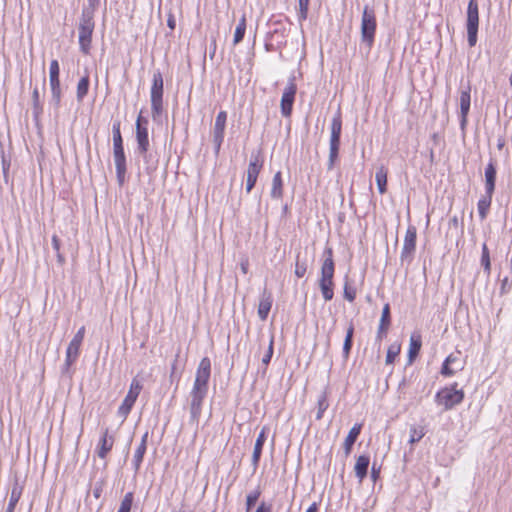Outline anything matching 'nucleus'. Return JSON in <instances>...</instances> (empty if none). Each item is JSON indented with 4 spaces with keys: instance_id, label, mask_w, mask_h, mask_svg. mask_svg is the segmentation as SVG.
Masks as SVG:
<instances>
[{
    "instance_id": "nucleus-49",
    "label": "nucleus",
    "mask_w": 512,
    "mask_h": 512,
    "mask_svg": "<svg viewBox=\"0 0 512 512\" xmlns=\"http://www.w3.org/2000/svg\"><path fill=\"white\" fill-rule=\"evenodd\" d=\"M113 145L123 144V139L120 131V123H114L113 128Z\"/></svg>"
},
{
    "instance_id": "nucleus-30",
    "label": "nucleus",
    "mask_w": 512,
    "mask_h": 512,
    "mask_svg": "<svg viewBox=\"0 0 512 512\" xmlns=\"http://www.w3.org/2000/svg\"><path fill=\"white\" fill-rule=\"evenodd\" d=\"M353 336H354V326L350 324L347 331L346 336L343 343V356L345 359H348L349 354L351 352L353 346Z\"/></svg>"
},
{
    "instance_id": "nucleus-35",
    "label": "nucleus",
    "mask_w": 512,
    "mask_h": 512,
    "mask_svg": "<svg viewBox=\"0 0 512 512\" xmlns=\"http://www.w3.org/2000/svg\"><path fill=\"white\" fill-rule=\"evenodd\" d=\"M481 266L483 267L484 269V272L489 275L490 272H491V260H490V253H489V249L487 247V244L486 243H483L482 244V249H481Z\"/></svg>"
},
{
    "instance_id": "nucleus-62",
    "label": "nucleus",
    "mask_w": 512,
    "mask_h": 512,
    "mask_svg": "<svg viewBox=\"0 0 512 512\" xmlns=\"http://www.w3.org/2000/svg\"><path fill=\"white\" fill-rule=\"evenodd\" d=\"M147 440H148V432H146V433L142 436L140 444H144V446H146V447H147Z\"/></svg>"
},
{
    "instance_id": "nucleus-33",
    "label": "nucleus",
    "mask_w": 512,
    "mask_h": 512,
    "mask_svg": "<svg viewBox=\"0 0 512 512\" xmlns=\"http://www.w3.org/2000/svg\"><path fill=\"white\" fill-rule=\"evenodd\" d=\"M282 186L281 172H277L272 180L271 196L273 198H280L282 196Z\"/></svg>"
},
{
    "instance_id": "nucleus-41",
    "label": "nucleus",
    "mask_w": 512,
    "mask_h": 512,
    "mask_svg": "<svg viewBox=\"0 0 512 512\" xmlns=\"http://www.w3.org/2000/svg\"><path fill=\"white\" fill-rule=\"evenodd\" d=\"M401 347L399 344H392L387 349L385 363L387 365L393 364L395 358L399 355Z\"/></svg>"
},
{
    "instance_id": "nucleus-57",
    "label": "nucleus",
    "mask_w": 512,
    "mask_h": 512,
    "mask_svg": "<svg viewBox=\"0 0 512 512\" xmlns=\"http://www.w3.org/2000/svg\"><path fill=\"white\" fill-rule=\"evenodd\" d=\"M258 509H260V512H271L272 505L262 502L260 505H258Z\"/></svg>"
},
{
    "instance_id": "nucleus-8",
    "label": "nucleus",
    "mask_w": 512,
    "mask_h": 512,
    "mask_svg": "<svg viewBox=\"0 0 512 512\" xmlns=\"http://www.w3.org/2000/svg\"><path fill=\"white\" fill-rule=\"evenodd\" d=\"M142 388L143 386L140 380L137 377L133 378L130 384L129 391L118 408V415L120 417L125 419L129 415Z\"/></svg>"
},
{
    "instance_id": "nucleus-23",
    "label": "nucleus",
    "mask_w": 512,
    "mask_h": 512,
    "mask_svg": "<svg viewBox=\"0 0 512 512\" xmlns=\"http://www.w3.org/2000/svg\"><path fill=\"white\" fill-rule=\"evenodd\" d=\"M421 347H422L421 336L420 335H417V336L412 335L410 338L408 355H407L408 356V364H412L414 362V360L418 357Z\"/></svg>"
},
{
    "instance_id": "nucleus-34",
    "label": "nucleus",
    "mask_w": 512,
    "mask_h": 512,
    "mask_svg": "<svg viewBox=\"0 0 512 512\" xmlns=\"http://www.w3.org/2000/svg\"><path fill=\"white\" fill-rule=\"evenodd\" d=\"M146 446L144 444H139L135 450L134 457L132 460V464L134 467V471L138 472L143 461L144 455L146 453Z\"/></svg>"
},
{
    "instance_id": "nucleus-56",
    "label": "nucleus",
    "mask_w": 512,
    "mask_h": 512,
    "mask_svg": "<svg viewBox=\"0 0 512 512\" xmlns=\"http://www.w3.org/2000/svg\"><path fill=\"white\" fill-rule=\"evenodd\" d=\"M87 2H88L87 8L92 10L93 12H95V10L97 9V7L100 4V0H87Z\"/></svg>"
},
{
    "instance_id": "nucleus-25",
    "label": "nucleus",
    "mask_w": 512,
    "mask_h": 512,
    "mask_svg": "<svg viewBox=\"0 0 512 512\" xmlns=\"http://www.w3.org/2000/svg\"><path fill=\"white\" fill-rule=\"evenodd\" d=\"M492 196L493 194L485 193V195L482 196L477 203L478 214L481 220H484L487 217L492 203Z\"/></svg>"
},
{
    "instance_id": "nucleus-16",
    "label": "nucleus",
    "mask_w": 512,
    "mask_h": 512,
    "mask_svg": "<svg viewBox=\"0 0 512 512\" xmlns=\"http://www.w3.org/2000/svg\"><path fill=\"white\" fill-rule=\"evenodd\" d=\"M391 325V310L390 304L386 303L383 306L379 326L376 335V341L381 342L386 337L388 329Z\"/></svg>"
},
{
    "instance_id": "nucleus-26",
    "label": "nucleus",
    "mask_w": 512,
    "mask_h": 512,
    "mask_svg": "<svg viewBox=\"0 0 512 512\" xmlns=\"http://www.w3.org/2000/svg\"><path fill=\"white\" fill-rule=\"evenodd\" d=\"M84 335H85V327L82 326L77 331V333L74 335V337L72 338V340L70 341V343L67 347V351H69V354H71V352H73L74 354L79 355V350H80V346L83 342Z\"/></svg>"
},
{
    "instance_id": "nucleus-42",
    "label": "nucleus",
    "mask_w": 512,
    "mask_h": 512,
    "mask_svg": "<svg viewBox=\"0 0 512 512\" xmlns=\"http://www.w3.org/2000/svg\"><path fill=\"white\" fill-rule=\"evenodd\" d=\"M245 30H246V23H245V18L243 17L235 29L234 39H233L234 44H238L239 42L242 41V39L244 38V35H245Z\"/></svg>"
},
{
    "instance_id": "nucleus-6",
    "label": "nucleus",
    "mask_w": 512,
    "mask_h": 512,
    "mask_svg": "<svg viewBox=\"0 0 512 512\" xmlns=\"http://www.w3.org/2000/svg\"><path fill=\"white\" fill-rule=\"evenodd\" d=\"M163 88V76L162 73L157 70L153 73L152 86L150 90L151 112L153 120H156L163 111Z\"/></svg>"
},
{
    "instance_id": "nucleus-38",
    "label": "nucleus",
    "mask_w": 512,
    "mask_h": 512,
    "mask_svg": "<svg viewBox=\"0 0 512 512\" xmlns=\"http://www.w3.org/2000/svg\"><path fill=\"white\" fill-rule=\"evenodd\" d=\"M410 438L409 443L415 444L419 442L425 436V430L422 426L412 425L410 427Z\"/></svg>"
},
{
    "instance_id": "nucleus-11",
    "label": "nucleus",
    "mask_w": 512,
    "mask_h": 512,
    "mask_svg": "<svg viewBox=\"0 0 512 512\" xmlns=\"http://www.w3.org/2000/svg\"><path fill=\"white\" fill-rule=\"evenodd\" d=\"M471 106V84L468 82L465 86H461L460 91V112H459V125L461 131H465L468 115Z\"/></svg>"
},
{
    "instance_id": "nucleus-61",
    "label": "nucleus",
    "mask_w": 512,
    "mask_h": 512,
    "mask_svg": "<svg viewBox=\"0 0 512 512\" xmlns=\"http://www.w3.org/2000/svg\"><path fill=\"white\" fill-rule=\"evenodd\" d=\"M256 457H257V454H256V444H255L253 451H252V455H251V461L255 468H256Z\"/></svg>"
},
{
    "instance_id": "nucleus-22",
    "label": "nucleus",
    "mask_w": 512,
    "mask_h": 512,
    "mask_svg": "<svg viewBox=\"0 0 512 512\" xmlns=\"http://www.w3.org/2000/svg\"><path fill=\"white\" fill-rule=\"evenodd\" d=\"M273 303L272 294L264 290L260 302L258 303V316L262 320H266Z\"/></svg>"
},
{
    "instance_id": "nucleus-59",
    "label": "nucleus",
    "mask_w": 512,
    "mask_h": 512,
    "mask_svg": "<svg viewBox=\"0 0 512 512\" xmlns=\"http://www.w3.org/2000/svg\"><path fill=\"white\" fill-rule=\"evenodd\" d=\"M101 492H102V486L99 485V486H96L93 490V495L95 498H99L100 495H101Z\"/></svg>"
},
{
    "instance_id": "nucleus-46",
    "label": "nucleus",
    "mask_w": 512,
    "mask_h": 512,
    "mask_svg": "<svg viewBox=\"0 0 512 512\" xmlns=\"http://www.w3.org/2000/svg\"><path fill=\"white\" fill-rule=\"evenodd\" d=\"M59 75H60L59 63L56 59H53L50 62L49 80L59 79Z\"/></svg>"
},
{
    "instance_id": "nucleus-52",
    "label": "nucleus",
    "mask_w": 512,
    "mask_h": 512,
    "mask_svg": "<svg viewBox=\"0 0 512 512\" xmlns=\"http://www.w3.org/2000/svg\"><path fill=\"white\" fill-rule=\"evenodd\" d=\"M273 356V338L269 340L268 349L265 353V355L262 357V363L265 365H268L271 361V358Z\"/></svg>"
},
{
    "instance_id": "nucleus-60",
    "label": "nucleus",
    "mask_w": 512,
    "mask_h": 512,
    "mask_svg": "<svg viewBox=\"0 0 512 512\" xmlns=\"http://www.w3.org/2000/svg\"><path fill=\"white\" fill-rule=\"evenodd\" d=\"M306 512H318V504L313 502L306 510Z\"/></svg>"
},
{
    "instance_id": "nucleus-1",
    "label": "nucleus",
    "mask_w": 512,
    "mask_h": 512,
    "mask_svg": "<svg viewBox=\"0 0 512 512\" xmlns=\"http://www.w3.org/2000/svg\"><path fill=\"white\" fill-rule=\"evenodd\" d=\"M324 261L321 266V278L319 280V288L325 301H330L334 296V272L335 264L333 260V250L326 247L324 250Z\"/></svg>"
},
{
    "instance_id": "nucleus-24",
    "label": "nucleus",
    "mask_w": 512,
    "mask_h": 512,
    "mask_svg": "<svg viewBox=\"0 0 512 512\" xmlns=\"http://www.w3.org/2000/svg\"><path fill=\"white\" fill-rule=\"evenodd\" d=\"M50 89H51V100L50 103L54 106L56 110L59 109L61 103V85L60 79L49 80Z\"/></svg>"
},
{
    "instance_id": "nucleus-37",
    "label": "nucleus",
    "mask_w": 512,
    "mask_h": 512,
    "mask_svg": "<svg viewBox=\"0 0 512 512\" xmlns=\"http://www.w3.org/2000/svg\"><path fill=\"white\" fill-rule=\"evenodd\" d=\"M113 157L115 165H126V156L123 144L113 145Z\"/></svg>"
},
{
    "instance_id": "nucleus-36",
    "label": "nucleus",
    "mask_w": 512,
    "mask_h": 512,
    "mask_svg": "<svg viewBox=\"0 0 512 512\" xmlns=\"http://www.w3.org/2000/svg\"><path fill=\"white\" fill-rule=\"evenodd\" d=\"M329 407L328 399H327V393L324 391L318 396L317 400V414H316V420H321L323 417L324 412Z\"/></svg>"
},
{
    "instance_id": "nucleus-15",
    "label": "nucleus",
    "mask_w": 512,
    "mask_h": 512,
    "mask_svg": "<svg viewBox=\"0 0 512 512\" xmlns=\"http://www.w3.org/2000/svg\"><path fill=\"white\" fill-rule=\"evenodd\" d=\"M227 120V113L225 111H220L215 119L214 127H213V144L215 147V152L218 153L220 147L224 140V131Z\"/></svg>"
},
{
    "instance_id": "nucleus-40",
    "label": "nucleus",
    "mask_w": 512,
    "mask_h": 512,
    "mask_svg": "<svg viewBox=\"0 0 512 512\" xmlns=\"http://www.w3.org/2000/svg\"><path fill=\"white\" fill-rule=\"evenodd\" d=\"M32 103L34 116L38 117L43 112V106L40 102V93L38 88H34L32 92Z\"/></svg>"
},
{
    "instance_id": "nucleus-58",
    "label": "nucleus",
    "mask_w": 512,
    "mask_h": 512,
    "mask_svg": "<svg viewBox=\"0 0 512 512\" xmlns=\"http://www.w3.org/2000/svg\"><path fill=\"white\" fill-rule=\"evenodd\" d=\"M167 26L171 29V30H174L175 29V26H176V21H175V18L173 15H169L168 19H167Z\"/></svg>"
},
{
    "instance_id": "nucleus-13",
    "label": "nucleus",
    "mask_w": 512,
    "mask_h": 512,
    "mask_svg": "<svg viewBox=\"0 0 512 512\" xmlns=\"http://www.w3.org/2000/svg\"><path fill=\"white\" fill-rule=\"evenodd\" d=\"M296 92L297 85L294 79H291L285 87L280 101L281 114L286 118L292 114Z\"/></svg>"
},
{
    "instance_id": "nucleus-44",
    "label": "nucleus",
    "mask_w": 512,
    "mask_h": 512,
    "mask_svg": "<svg viewBox=\"0 0 512 512\" xmlns=\"http://www.w3.org/2000/svg\"><path fill=\"white\" fill-rule=\"evenodd\" d=\"M307 272V262L306 260H300V257L299 255L297 256L296 258V263H295V275L298 277V278H302Z\"/></svg>"
},
{
    "instance_id": "nucleus-39",
    "label": "nucleus",
    "mask_w": 512,
    "mask_h": 512,
    "mask_svg": "<svg viewBox=\"0 0 512 512\" xmlns=\"http://www.w3.org/2000/svg\"><path fill=\"white\" fill-rule=\"evenodd\" d=\"M134 501L133 492H127L120 502V506L117 512H131V508Z\"/></svg>"
},
{
    "instance_id": "nucleus-5",
    "label": "nucleus",
    "mask_w": 512,
    "mask_h": 512,
    "mask_svg": "<svg viewBox=\"0 0 512 512\" xmlns=\"http://www.w3.org/2000/svg\"><path fill=\"white\" fill-rule=\"evenodd\" d=\"M331 135L329 142V159H328V169L331 170L334 167L335 162L339 156V149L341 143V133H342V116L341 111L335 113L331 120L330 125Z\"/></svg>"
},
{
    "instance_id": "nucleus-14",
    "label": "nucleus",
    "mask_w": 512,
    "mask_h": 512,
    "mask_svg": "<svg viewBox=\"0 0 512 512\" xmlns=\"http://www.w3.org/2000/svg\"><path fill=\"white\" fill-rule=\"evenodd\" d=\"M207 391L197 390L192 388L189 398H190V422L198 423L201 413H202V405L205 397L207 396Z\"/></svg>"
},
{
    "instance_id": "nucleus-10",
    "label": "nucleus",
    "mask_w": 512,
    "mask_h": 512,
    "mask_svg": "<svg viewBox=\"0 0 512 512\" xmlns=\"http://www.w3.org/2000/svg\"><path fill=\"white\" fill-rule=\"evenodd\" d=\"M417 230L415 226H408L404 238V243L400 255L402 263L407 262L410 264L414 258L416 250Z\"/></svg>"
},
{
    "instance_id": "nucleus-21",
    "label": "nucleus",
    "mask_w": 512,
    "mask_h": 512,
    "mask_svg": "<svg viewBox=\"0 0 512 512\" xmlns=\"http://www.w3.org/2000/svg\"><path fill=\"white\" fill-rule=\"evenodd\" d=\"M369 465L370 457L368 455H360L356 459L354 471L360 483L367 477Z\"/></svg>"
},
{
    "instance_id": "nucleus-53",
    "label": "nucleus",
    "mask_w": 512,
    "mask_h": 512,
    "mask_svg": "<svg viewBox=\"0 0 512 512\" xmlns=\"http://www.w3.org/2000/svg\"><path fill=\"white\" fill-rule=\"evenodd\" d=\"M380 473L381 466H377L376 463L374 462L371 467V479L373 480V482H376L379 479Z\"/></svg>"
},
{
    "instance_id": "nucleus-19",
    "label": "nucleus",
    "mask_w": 512,
    "mask_h": 512,
    "mask_svg": "<svg viewBox=\"0 0 512 512\" xmlns=\"http://www.w3.org/2000/svg\"><path fill=\"white\" fill-rule=\"evenodd\" d=\"M254 75L252 58L240 64L239 82L248 87L252 83Z\"/></svg>"
},
{
    "instance_id": "nucleus-45",
    "label": "nucleus",
    "mask_w": 512,
    "mask_h": 512,
    "mask_svg": "<svg viewBox=\"0 0 512 512\" xmlns=\"http://www.w3.org/2000/svg\"><path fill=\"white\" fill-rule=\"evenodd\" d=\"M344 298L349 301L353 302L356 298V288L348 283V281H345L344 284Z\"/></svg>"
},
{
    "instance_id": "nucleus-9",
    "label": "nucleus",
    "mask_w": 512,
    "mask_h": 512,
    "mask_svg": "<svg viewBox=\"0 0 512 512\" xmlns=\"http://www.w3.org/2000/svg\"><path fill=\"white\" fill-rule=\"evenodd\" d=\"M148 120L141 115L138 116L136 120V140L138 144V153L144 158V160L148 161V148H149V138H148Z\"/></svg>"
},
{
    "instance_id": "nucleus-12",
    "label": "nucleus",
    "mask_w": 512,
    "mask_h": 512,
    "mask_svg": "<svg viewBox=\"0 0 512 512\" xmlns=\"http://www.w3.org/2000/svg\"><path fill=\"white\" fill-rule=\"evenodd\" d=\"M211 375V361L208 357L201 359L194 380L193 388L208 392V382Z\"/></svg>"
},
{
    "instance_id": "nucleus-29",
    "label": "nucleus",
    "mask_w": 512,
    "mask_h": 512,
    "mask_svg": "<svg viewBox=\"0 0 512 512\" xmlns=\"http://www.w3.org/2000/svg\"><path fill=\"white\" fill-rule=\"evenodd\" d=\"M256 184V158L250 160L248 171H247V181H246V191L249 193Z\"/></svg>"
},
{
    "instance_id": "nucleus-2",
    "label": "nucleus",
    "mask_w": 512,
    "mask_h": 512,
    "mask_svg": "<svg viewBox=\"0 0 512 512\" xmlns=\"http://www.w3.org/2000/svg\"><path fill=\"white\" fill-rule=\"evenodd\" d=\"M94 27V12L88 8H83L79 21L78 33L80 51L85 55L89 54L91 49Z\"/></svg>"
},
{
    "instance_id": "nucleus-50",
    "label": "nucleus",
    "mask_w": 512,
    "mask_h": 512,
    "mask_svg": "<svg viewBox=\"0 0 512 512\" xmlns=\"http://www.w3.org/2000/svg\"><path fill=\"white\" fill-rule=\"evenodd\" d=\"M78 356V354H74L73 352L69 354V351L66 350V358L63 366V373L69 370L70 366L76 361Z\"/></svg>"
},
{
    "instance_id": "nucleus-54",
    "label": "nucleus",
    "mask_w": 512,
    "mask_h": 512,
    "mask_svg": "<svg viewBox=\"0 0 512 512\" xmlns=\"http://www.w3.org/2000/svg\"><path fill=\"white\" fill-rule=\"evenodd\" d=\"M512 288V282L509 281L508 277H504L501 281V294L507 293Z\"/></svg>"
},
{
    "instance_id": "nucleus-17",
    "label": "nucleus",
    "mask_w": 512,
    "mask_h": 512,
    "mask_svg": "<svg viewBox=\"0 0 512 512\" xmlns=\"http://www.w3.org/2000/svg\"><path fill=\"white\" fill-rule=\"evenodd\" d=\"M114 445V437L109 435L108 428H106L97 445L96 453L99 458L105 459L107 454L112 450Z\"/></svg>"
},
{
    "instance_id": "nucleus-63",
    "label": "nucleus",
    "mask_w": 512,
    "mask_h": 512,
    "mask_svg": "<svg viewBox=\"0 0 512 512\" xmlns=\"http://www.w3.org/2000/svg\"><path fill=\"white\" fill-rule=\"evenodd\" d=\"M8 169H9V164H6L5 159H3V173H4L5 176H6L7 172H8Z\"/></svg>"
},
{
    "instance_id": "nucleus-47",
    "label": "nucleus",
    "mask_w": 512,
    "mask_h": 512,
    "mask_svg": "<svg viewBox=\"0 0 512 512\" xmlns=\"http://www.w3.org/2000/svg\"><path fill=\"white\" fill-rule=\"evenodd\" d=\"M309 2L310 1H308V0H298V3H299L298 18L300 21L305 20L307 18Z\"/></svg>"
},
{
    "instance_id": "nucleus-20",
    "label": "nucleus",
    "mask_w": 512,
    "mask_h": 512,
    "mask_svg": "<svg viewBox=\"0 0 512 512\" xmlns=\"http://www.w3.org/2000/svg\"><path fill=\"white\" fill-rule=\"evenodd\" d=\"M361 430H362V424L355 423L353 425V427L350 429V431L348 432V435L346 436V438L344 440V444H343L344 452H345L346 456H348L351 453L352 448L361 433Z\"/></svg>"
},
{
    "instance_id": "nucleus-55",
    "label": "nucleus",
    "mask_w": 512,
    "mask_h": 512,
    "mask_svg": "<svg viewBox=\"0 0 512 512\" xmlns=\"http://www.w3.org/2000/svg\"><path fill=\"white\" fill-rule=\"evenodd\" d=\"M265 440H266L265 428H263L261 430V432L258 434V459L260 458L262 446H263Z\"/></svg>"
},
{
    "instance_id": "nucleus-43",
    "label": "nucleus",
    "mask_w": 512,
    "mask_h": 512,
    "mask_svg": "<svg viewBox=\"0 0 512 512\" xmlns=\"http://www.w3.org/2000/svg\"><path fill=\"white\" fill-rule=\"evenodd\" d=\"M52 247L54 251L56 252L57 261L60 265H63L65 263V257L60 252V239L57 235H53L51 239Z\"/></svg>"
},
{
    "instance_id": "nucleus-27",
    "label": "nucleus",
    "mask_w": 512,
    "mask_h": 512,
    "mask_svg": "<svg viewBox=\"0 0 512 512\" xmlns=\"http://www.w3.org/2000/svg\"><path fill=\"white\" fill-rule=\"evenodd\" d=\"M375 180L377 188L380 194H384L387 191V170L381 166L375 174Z\"/></svg>"
},
{
    "instance_id": "nucleus-51",
    "label": "nucleus",
    "mask_w": 512,
    "mask_h": 512,
    "mask_svg": "<svg viewBox=\"0 0 512 512\" xmlns=\"http://www.w3.org/2000/svg\"><path fill=\"white\" fill-rule=\"evenodd\" d=\"M256 505V491L250 492L246 498V512H253L252 508ZM256 512V511H254Z\"/></svg>"
},
{
    "instance_id": "nucleus-3",
    "label": "nucleus",
    "mask_w": 512,
    "mask_h": 512,
    "mask_svg": "<svg viewBox=\"0 0 512 512\" xmlns=\"http://www.w3.org/2000/svg\"><path fill=\"white\" fill-rule=\"evenodd\" d=\"M377 29V20L375 11L368 5H365L361 17V43L369 53L374 45Z\"/></svg>"
},
{
    "instance_id": "nucleus-4",
    "label": "nucleus",
    "mask_w": 512,
    "mask_h": 512,
    "mask_svg": "<svg viewBox=\"0 0 512 512\" xmlns=\"http://www.w3.org/2000/svg\"><path fill=\"white\" fill-rule=\"evenodd\" d=\"M458 383L454 382L449 387H444L436 392L434 401L437 405L443 406L445 411L453 409L461 404L465 394L462 389H458Z\"/></svg>"
},
{
    "instance_id": "nucleus-28",
    "label": "nucleus",
    "mask_w": 512,
    "mask_h": 512,
    "mask_svg": "<svg viewBox=\"0 0 512 512\" xmlns=\"http://www.w3.org/2000/svg\"><path fill=\"white\" fill-rule=\"evenodd\" d=\"M457 357L454 354L448 355L442 363L440 374L444 377L455 375L456 370L451 368V364L456 362Z\"/></svg>"
},
{
    "instance_id": "nucleus-64",
    "label": "nucleus",
    "mask_w": 512,
    "mask_h": 512,
    "mask_svg": "<svg viewBox=\"0 0 512 512\" xmlns=\"http://www.w3.org/2000/svg\"><path fill=\"white\" fill-rule=\"evenodd\" d=\"M450 224L457 227L458 226V218L457 216H454L451 220H450Z\"/></svg>"
},
{
    "instance_id": "nucleus-48",
    "label": "nucleus",
    "mask_w": 512,
    "mask_h": 512,
    "mask_svg": "<svg viewBox=\"0 0 512 512\" xmlns=\"http://www.w3.org/2000/svg\"><path fill=\"white\" fill-rule=\"evenodd\" d=\"M115 168L118 184L122 186L125 183L127 167L126 165H115Z\"/></svg>"
},
{
    "instance_id": "nucleus-31",
    "label": "nucleus",
    "mask_w": 512,
    "mask_h": 512,
    "mask_svg": "<svg viewBox=\"0 0 512 512\" xmlns=\"http://www.w3.org/2000/svg\"><path fill=\"white\" fill-rule=\"evenodd\" d=\"M21 494H22V488L18 484H15L11 490L9 503H8V506H7L5 512H14V509L21 497Z\"/></svg>"
},
{
    "instance_id": "nucleus-7",
    "label": "nucleus",
    "mask_w": 512,
    "mask_h": 512,
    "mask_svg": "<svg viewBox=\"0 0 512 512\" xmlns=\"http://www.w3.org/2000/svg\"><path fill=\"white\" fill-rule=\"evenodd\" d=\"M467 42L469 47H474L478 39L479 6L477 0H470L467 6L466 17Z\"/></svg>"
},
{
    "instance_id": "nucleus-18",
    "label": "nucleus",
    "mask_w": 512,
    "mask_h": 512,
    "mask_svg": "<svg viewBox=\"0 0 512 512\" xmlns=\"http://www.w3.org/2000/svg\"><path fill=\"white\" fill-rule=\"evenodd\" d=\"M496 165L491 160L485 168V192L486 194H493L495 191L496 184Z\"/></svg>"
},
{
    "instance_id": "nucleus-32",
    "label": "nucleus",
    "mask_w": 512,
    "mask_h": 512,
    "mask_svg": "<svg viewBox=\"0 0 512 512\" xmlns=\"http://www.w3.org/2000/svg\"><path fill=\"white\" fill-rule=\"evenodd\" d=\"M89 76H83L77 85L76 97L78 102H82L89 90Z\"/></svg>"
}]
</instances>
